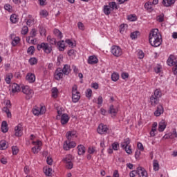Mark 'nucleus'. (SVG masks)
I'll return each instance as SVG.
<instances>
[{"mask_svg": "<svg viewBox=\"0 0 177 177\" xmlns=\"http://www.w3.org/2000/svg\"><path fill=\"white\" fill-rule=\"evenodd\" d=\"M65 42L72 48L74 46V43L70 39H66Z\"/></svg>", "mask_w": 177, "mask_h": 177, "instance_id": "obj_58", "label": "nucleus"}, {"mask_svg": "<svg viewBox=\"0 0 177 177\" xmlns=\"http://www.w3.org/2000/svg\"><path fill=\"white\" fill-rule=\"evenodd\" d=\"M12 78H13V74L12 73L7 74L5 79L6 84H10V81Z\"/></svg>", "mask_w": 177, "mask_h": 177, "instance_id": "obj_37", "label": "nucleus"}, {"mask_svg": "<svg viewBox=\"0 0 177 177\" xmlns=\"http://www.w3.org/2000/svg\"><path fill=\"white\" fill-rule=\"evenodd\" d=\"M12 151L13 156H16L19 153V148L17 147H12Z\"/></svg>", "mask_w": 177, "mask_h": 177, "instance_id": "obj_50", "label": "nucleus"}, {"mask_svg": "<svg viewBox=\"0 0 177 177\" xmlns=\"http://www.w3.org/2000/svg\"><path fill=\"white\" fill-rule=\"evenodd\" d=\"M99 62V59L95 55H91L88 57V64H97Z\"/></svg>", "mask_w": 177, "mask_h": 177, "instance_id": "obj_15", "label": "nucleus"}, {"mask_svg": "<svg viewBox=\"0 0 177 177\" xmlns=\"http://www.w3.org/2000/svg\"><path fill=\"white\" fill-rule=\"evenodd\" d=\"M26 80L30 84H34V82H35V75L31 73H27Z\"/></svg>", "mask_w": 177, "mask_h": 177, "instance_id": "obj_13", "label": "nucleus"}, {"mask_svg": "<svg viewBox=\"0 0 177 177\" xmlns=\"http://www.w3.org/2000/svg\"><path fill=\"white\" fill-rule=\"evenodd\" d=\"M22 92L25 96L26 100H30L34 96V90L31 89L28 86H21Z\"/></svg>", "mask_w": 177, "mask_h": 177, "instance_id": "obj_4", "label": "nucleus"}, {"mask_svg": "<svg viewBox=\"0 0 177 177\" xmlns=\"http://www.w3.org/2000/svg\"><path fill=\"white\" fill-rule=\"evenodd\" d=\"M30 37H31L32 38L37 37V30L35 28L32 29L30 32Z\"/></svg>", "mask_w": 177, "mask_h": 177, "instance_id": "obj_48", "label": "nucleus"}, {"mask_svg": "<svg viewBox=\"0 0 177 177\" xmlns=\"http://www.w3.org/2000/svg\"><path fill=\"white\" fill-rule=\"evenodd\" d=\"M48 15H49V12H48L46 10H43L40 11V15L43 16V17H46V16H48Z\"/></svg>", "mask_w": 177, "mask_h": 177, "instance_id": "obj_54", "label": "nucleus"}, {"mask_svg": "<svg viewBox=\"0 0 177 177\" xmlns=\"http://www.w3.org/2000/svg\"><path fill=\"white\" fill-rule=\"evenodd\" d=\"M29 63H30V66H34V65L37 64V63H38V59H37V58H35V57H31L29 59Z\"/></svg>", "mask_w": 177, "mask_h": 177, "instance_id": "obj_41", "label": "nucleus"}, {"mask_svg": "<svg viewBox=\"0 0 177 177\" xmlns=\"http://www.w3.org/2000/svg\"><path fill=\"white\" fill-rule=\"evenodd\" d=\"M53 32L56 37L59 38V39H62V38H63V34L60 32L59 29H54Z\"/></svg>", "mask_w": 177, "mask_h": 177, "instance_id": "obj_32", "label": "nucleus"}, {"mask_svg": "<svg viewBox=\"0 0 177 177\" xmlns=\"http://www.w3.org/2000/svg\"><path fill=\"white\" fill-rule=\"evenodd\" d=\"M162 3L163 6L169 8V6H172L175 3V0H162Z\"/></svg>", "mask_w": 177, "mask_h": 177, "instance_id": "obj_21", "label": "nucleus"}, {"mask_svg": "<svg viewBox=\"0 0 177 177\" xmlns=\"http://www.w3.org/2000/svg\"><path fill=\"white\" fill-rule=\"evenodd\" d=\"M81 99L80 93H72V101L73 103H78V101Z\"/></svg>", "mask_w": 177, "mask_h": 177, "instance_id": "obj_20", "label": "nucleus"}, {"mask_svg": "<svg viewBox=\"0 0 177 177\" xmlns=\"http://www.w3.org/2000/svg\"><path fill=\"white\" fill-rule=\"evenodd\" d=\"M28 33V27L27 26H24L22 28V30H21V34L22 35H27V34Z\"/></svg>", "mask_w": 177, "mask_h": 177, "instance_id": "obj_47", "label": "nucleus"}, {"mask_svg": "<svg viewBox=\"0 0 177 177\" xmlns=\"http://www.w3.org/2000/svg\"><path fill=\"white\" fill-rule=\"evenodd\" d=\"M118 147H120V144L118 142H115L112 144L113 150L117 151V150H118Z\"/></svg>", "mask_w": 177, "mask_h": 177, "instance_id": "obj_52", "label": "nucleus"}, {"mask_svg": "<svg viewBox=\"0 0 177 177\" xmlns=\"http://www.w3.org/2000/svg\"><path fill=\"white\" fill-rule=\"evenodd\" d=\"M8 147H6V142L5 141L0 142V150H5Z\"/></svg>", "mask_w": 177, "mask_h": 177, "instance_id": "obj_53", "label": "nucleus"}, {"mask_svg": "<svg viewBox=\"0 0 177 177\" xmlns=\"http://www.w3.org/2000/svg\"><path fill=\"white\" fill-rule=\"evenodd\" d=\"M108 113L111 114V115H113V117H115V115H117V113H118V109L114 108V105H111Z\"/></svg>", "mask_w": 177, "mask_h": 177, "instance_id": "obj_22", "label": "nucleus"}, {"mask_svg": "<svg viewBox=\"0 0 177 177\" xmlns=\"http://www.w3.org/2000/svg\"><path fill=\"white\" fill-rule=\"evenodd\" d=\"M40 114H45L46 112V108L45 106H41L40 109H39Z\"/></svg>", "mask_w": 177, "mask_h": 177, "instance_id": "obj_61", "label": "nucleus"}, {"mask_svg": "<svg viewBox=\"0 0 177 177\" xmlns=\"http://www.w3.org/2000/svg\"><path fill=\"white\" fill-rule=\"evenodd\" d=\"M73 160V156L71 155H68L65 158L63 159V161H65V162L68 163L71 162Z\"/></svg>", "mask_w": 177, "mask_h": 177, "instance_id": "obj_43", "label": "nucleus"}, {"mask_svg": "<svg viewBox=\"0 0 177 177\" xmlns=\"http://www.w3.org/2000/svg\"><path fill=\"white\" fill-rule=\"evenodd\" d=\"M111 53L115 56V57H120V56H122V49L119 46H112L111 48Z\"/></svg>", "mask_w": 177, "mask_h": 177, "instance_id": "obj_6", "label": "nucleus"}, {"mask_svg": "<svg viewBox=\"0 0 177 177\" xmlns=\"http://www.w3.org/2000/svg\"><path fill=\"white\" fill-rule=\"evenodd\" d=\"M107 131H109V127H107V125H104L102 123L99 124L97 129V131L100 135H106V133H107Z\"/></svg>", "mask_w": 177, "mask_h": 177, "instance_id": "obj_9", "label": "nucleus"}, {"mask_svg": "<svg viewBox=\"0 0 177 177\" xmlns=\"http://www.w3.org/2000/svg\"><path fill=\"white\" fill-rule=\"evenodd\" d=\"M78 91V87L76 84H75L72 88V93H80V91Z\"/></svg>", "mask_w": 177, "mask_h": 177, "instance_id": "obj_56", "label": "nucleus"}, {"mask_svg": "<svg viewBox=\"0 0 177 177\" xmlns=\"http://www.w3.org/2000/svg\"><path fill=\"white\" fill-rule=\"evenodd\" d=\"M140 32L139 31H135L131 33L130 37L131 39H137L138 35H140Z\"/></svg>", "mask_w": 177, "mask_h": 177, "instance_id": "obj_38", "label": "nucleus"}, {"mask_svg": "<svg viewBox=\"0 0 177 177\" xmlns=\"http://www.w3.org/2000/svg\"><path fill=\"white\" fill-rule=\"evenodd\" d=\"M145 57V53L143 51L140 50L138 52V58L139 59H143Z\"/></svg>", "mask_w": 177, "mask_h": 177, "instance_id": "obj_64", "label": "nucleus"}, {"mask_svg": "<svg viewBox=\"0 0 177 177\" xmlns=\"http://www.w3.org/2000/svg\"><path fill=\"white\" fill-rule=\"evenodd\" d=\"M149 41L151 46L153 48H158L162 44V37L161 33L158 31V29H153L149 33Z\"/></svg>", "mask_w": 177, "mask_h": 177, "instance_id": "obj_1", "label": "nucleus"}, {"mask_svg": "<svg viewBox=\"0 0 177 177\" xmlns=\"http://www.w3.org/2000/svg\"><path fill=\"white\" fill-rule=\"evenodd\" d=\"M131 143V139L127 138L124 140L123 142L120 144V146L123 150H125L126 153L127 154H131L132 153V149H131V147H128V145Z\"/></svg>", "mask_w": 177, "mask_h": 177, "instance_id": "obj_7", "label": "nucleus"}, {"mask_svg": "<svg viewBox=\"0 0 177 177\" xmlns=\"http://www.w3.org/2000/svg\"><path fill=\"white\" fill-rule=\"evenodd\" d=\"M167 128V122L165 120H162L158 124L159 132H164V130Z\"/></svg>", "mask_w": 177, "mask_h": 177, "instance_id": "obj_14", "label": "nucleus"}, {"mask_svg": "<svg viewBox=\"0 0 177 177\" xmlns=\"http://www.w3.org/2000/svg\"><path fill=\"white\" fill-rule=\"evenodd\" d=\"M57 92H59V90L57 89V88L54 87L52 88V97H57Z\"/></svg>", "mask_w": 177, "mask_h": 177, "instance_id": "obj_42", "label": "nucleus"}, {"mask_svg": "<svg viewBox=\"0 0 177 177\" xmlns=\"http://www.w3.org/2000/svg\"><path fill=\"white\" fill-rule=\"evenodd\" d=\"M57 46H59V50H60L61 52H63V50H64V48L66 47V46L64 45V40L62 41H59L57 43Z\"/></svg>", "mask_w": 177, "mask_h": 177, "instance_id": "obj_29", "label": "nucleus"}, {"mask_svg": "<svg viewBox=\"0 0 177 177\" xmlns=\"http://www.w3.org/2000/svg\"><path fill=\"white\" fill-rule=\"evenodd\" d=\"M4 9L5 10H8V12H12V6H10V4H6L4 6Z\"/></svg>", "mask_w": 177, "mask_h": 177, "instance_id": "obj_55", "label": "nucleus"}, {"mask_svg": "<svg viewBox=\"0 0 177 177\" xmlns=\"http://www.w3.org/2000/svg\"><path fill=\"white\" fill-rule=\"evenodd\" d=\"M46 162L48 165H52V162H53V160L52 159V158L48 156L46 159Z\"/></svg>", "mask_w": 177, "mask_h": 177, "instance_id": "obj_63", "label": "nucleus"}, {"mask_svg": "<svg viewBox=\"0 0 177 177\" xmlns=\"http://www.w3.org/2000/svg\"><path fill=\"white\" fill-rule=\"evenodd\" d=\"M64 75V73H63V71H62V68H57L55 71V79L57 80V81H60L63 78V76Z\"/></svg>", "mask_w": 177, "mask_h": 177, "instance_id": "obj_10", "label": "nucleus"}, {"mask_svg": "<svg viewBox=\"0 0 177 177\" xmlns=\"http://www.w3.org/2000/svg\"><path fill=\"white\" fill-rule=\"evenodd\" d=\"M167 64L170 67L173 66L172 71L174 75H177V59L174 55H170L167 59Z\"/></svg>", "mask_w": 177, "mask_h": 177, "instance_id": "obj_2", "label": "nucleus"}, {"mask_svg": "<svg viewBox=\"0 0 177 177\" xmlns=\"http://www.w3.org/2000/svg\"><path fill=\"white\" fill-rule=\"evenodd\" d=\"M138 175L139 177H147V171L142 167H137Z\"/></svg>", "mask_w": 177, "mask_h": 177, "instance_id": "obj_11", "label": "nucleus"}, {"mask_svg": "<svg viewBox=\"0 0 177 177\" xmlns=\"http://www.w3.org/2000/svg\"><path fill=\"white\" fill-rule=\"evenodd\" d=\"M128 20H129L130 21H136L137 20L136 15H129Z\"/></svg>", "mask_w": 177, "mask_h": 177, "instance_id": "obj_49", "label": "nucleus"}, {"mask_svg": "<svg viewBox=\"0 0 177 177\" xmlns=\"http://www.w3.org/2000/svg\"><path fill=\"white\" fill-rule=\"evenodd\" d=\"M154 71H155V73H156V74L161 73V66H157L154 67Z\"/></svg>", "mask_w": 177, "mask_h": 177, "instance_id": "obj_60", "label": "nucleus"}, {"mask_svg": "<svg viewBox=\"0 0 177 177\" xmlns=\"http://www.w3.org/2000/svg\"><path fill=\"white\" fill-rule=\"evenodd\" d=\"M44 174L46 176H52V168L48 167V168H44Z\"/></svg>", "mask_w": 177, "mask_h": 177, "instance_id": "obj_35", "label": "nucleus"}, {"mask_svg": "<svg viewBox=\"0 0 177 177\" xmlns=\"http://www.w3.org/2000/svg\"><path fill=\"white\" fill-rule=\"evenodd\" d=\"M77 135V131H68L66 133V138L68 139V140H71V139H73V138H74V136H75Z\"/></svg>", "mask_w": 177, "mask_h": 177, "instance_id": "obj_26", "label": "nucleus"}, {"mask_svg": "<svg viewBox=\"0 0 177 177\" xmlns=\"http://www.w3.org/2000/svg\"><path fill=\"white\" fill-rule=\"evenodd\" d=\"M23 125L21 124H19L17 126L15 127V136L20 137L23 135Z\"/></svg>", "mask_w": 177, "mask_h": 177, "instance_id": "obj_12", "label": "nucleus"}, {"mask_svg": "<svg viewBox=\"0 0 177 177\" xmlns=\"http://www.w3.org/2000/svg\"><path fill=\"white\" fill-rule=\"evenodd\" d=\"M153 166V171H158V169H160V164H158V160H154Z\"/></svg>", "mask_w": 177, "mask_h": 177, "instance_id": "obj_36", "label": "nucleus"}, {"mask_svg": "<svg viewBox=\"0 0 177 177\" xmlns=\"http://www.w3.org/2000/svg\"><path fill=\"white\" fill-rule=\"evenodd\" d=\"M32 113L34 114V115H39V114H41V113L39 112V109H32Z\"/></svg>", "mask_w": 177, "mask_h": 177, "instance_id": "obj_62", "label": "nucleus"}, {"mask_svg": "<svg viewBox=\"0 0 177 177\" xmlns=\"http://www.w3.org/2000/svg\"><path fill=\"white\" fill-rule=\"evenodd\" d=\"M156 19L157 21H158L159 23H162V21H164V13H162L160 15L157 16Z\"/></svg>", "mask_w": 177, "mask_h": 177, "instance_id": "obj_46", "label": "nucleus"}, {"mask_svg": "<svg viewBox=\"0 0 177 177\" xmlns=\"http://www.w3.org/2000/svg\"><path fill=\"white\" fill-rule=\"evenodd\" d=\"M111 8L109 6H104V13L106 15L109 16L110 13H111Z\"/></svg>", "mask_w": 177, "mask_h": 177, "instance_id": "obj_33", "label": "nucleus"}, {"mask_svg": "<svg viewBox=\"0 0 177 177\" xmlns=\"http://www.w3.org/2000/svg\"><path fill=\"white\" fill-rule=\"evenodd\" d=\"M77 150H78V155L79 156H84L85 154V147L82 145H80L77 146Z\"/></svg>", "mask_w": 177, "mask_h": 177, "instance_id": "obj_23", "label": "nucleus"}, {"mask_svg": "<svg viewBox=\"0 0 177 177\" xmlns=\"http://www.w3.org/2000/svg\"><path fill=\"white\" fill-rule=\"evenodd\" d=\"M138 175V169L137 170H133L130 172L129 176L130 177H135Z\"/></svg>", "mask_w": 177, "mask_h": 177, "instance_id": "obj_57", "label": "nucleus"}, {"mask_svg": "<svg viewBox=\"0 0 177 177\" xmlns=\"http://www.w3.org/2000/svg\"><path fill=\"white\" fill-rule=\"evenodd\" d=\"M10 20L11 23H13L14 24L17 23V21H19V19H17V15H16V14H12L10 16Z\"/></svg>", "mask_w": 177, "mask_h": 177, "instance_id": "obj_34", "label": "nucleus"}, {"mask_svg": "<svg viewBox=\"0 0 177 177\" xmlns=\"http://www.w3.org/2000/svg\"><path fill=\"white\" fill-rule=\"evenodd\" d=\"M32 145H34L35 147H36V150H37V152L39 151V150H41V146H42V142H41L40 140H37V141H33Z\"/></svg>", "mask_w": 177, "mask_h": 177, "instance_id": "obj_25", "label": "nucleus"}, {"mask_svg": "<svg viewBox=\"0 0 177 177\" xmlns=\"http://www.w3.org/2000/svg\"><path fill=\"white\" fill-rule=\"evenodd\" d=\"M9 131V129L8 128V122L6 121H3L1 123V131L3 133H6Z\"/></svg>", "mask_w": 177, "mask_h": 177, "instance_id": "obj_24", "label": "nucleus"}, {"mask_svg": "<svg viewBox=\"0 0 177 177\" xmlns=\"http://www.w3.org/2000/svg\"><path fill=\"white\" fill-rule=\"evenodd\" d=\"M37 50H40L41 49H42L44 53H46L47 55L51 53L53 50L52 46H50L48 43L45 42L37 44Z\"/></svg>", "mask_w": 177, "mask_h": 177, "instance_id": "obj_5", "label": "nucleus"}, {"mask_svg": "<svg viewBox=\"0 0 177 177\" xmlns=\"http://www.w3.org/2000/svg\"><path fill=\"white\" fill-rule=\"evenodd\" d=\"M145 8L149 12H153V4L150 1H148V2L145 3Z\"/></svg>", "mask_w": 177, "mask_h": 177, "instance_id": "obj_28", "label": "nucleus"}, {"mask_svg": "<svg viewBox=\"0 0 177 177\" xmlns=\"http://www.w3.org/2000/svg\"><path fill=\"white\" fill-rule=\"evenodd\" d=\"M70 120V118L68 117V115L67 113H64L61 116V123L62 125H66L67 122H68V120Z\"/></svg>", "mask_w": 177, "mask_h": 177, "instance_id": "obj_17", "label": "nucleus"}, {"mask_svg": "<svg viewBox=\"0 0 177 177\" xmlns=\"http://www.w3.org/2000/svg\"><path fill=\"white\" fill-rule=\"evenodd\" d=\"M47 41L50 45H56L57 44V42H56V39L52 37L50 35L47 37Z\"/></svg>", "mask_w": 177, "mask_h": 177, "instance_id": "obj_30", "label": "nucleus"}, {"mask_svg": "<svg viewBox=\"0 0 177 177\" xmlns=\"http://www.w3.org/2000/svg\"><path fill=\"white\" fill-rule=\"evenodd\" d=\"M119 79H120V75H118V73H113L111 75V80L112 81H114V82L118 81Z\"/></svg>", "mask_w": 177, "mask_h": 177, "instance_id": "obj_39", "label": "nucleus"}, {"mask_svg": "<svg viewBox=\"0 0 177 177\" xmlns=\"http://www.w3.org/2000/svg\"><path fill=\"white\" fill-rule=\"evenodd\" d=\"M40 35H44L46 37V29L44 26H39Z\"/></svg>", "mask_w": 177, "mask_h": 177, "instance_id": "obj_45", "label": "nucleus"}, {"mask_svg": "<svg viewBox=\"0 0 177 177\" xmlns=\"http://www.w3.org/2000/svg\"><path fill=\"white\" fill-rule=\"evenodd\" d=\"M86 97H92V89L88 88L87 93H86Z\"/></svg>", "mask_w": 177, "mask_h": 177, "instance_id": "obj_59", "label": "nucleus"}, {"mask_svg": "<svg viewBox=\"0 0 177 177\" xmlns=\"http://www.w3.org/2000/svg\"><path fill=\"white\" fill-rule=\"evenodd\" d=\"M34 52H35V47L34 46H30L27 50V53L30 55H34Z\"/></svg>", "mask_w": 177, "mask_h": 177, "instance_id": "obj_44", "label": "nucleus"}, {"mask_svg": "<svg viewBox=\"0 0 177 177\" xmlns=\"http://www.w3.org/2000/svg\"><path fill=\"white\" fill-rule=\"evenodd\" d=\"M62 71L63 72L64 75H68V74L71 73V68H70V65L65 64L63 68H62Z\"/></svg>", "mask_w": 177, "mask_h": 177, "instance_id": "obj_19", "label": "nucleus"}, {"mask_svg": "<svg viewBox=\"0 0 177 177\" xmlns=\"http://www.w3.org/2000/svg\"><path fill=\"white\" fill-rule=\"evenodd\" d=\"M174 138H177L176 129H173L172 133H169L165 136V139H174Z\"/></svg>", "mask_w": 177, "mask_h": 177, "instance_id": "obj_18", "label": "nucleus"}, {"mask_svg": "<svg viewBox=\"0 0 177 177\" xmlns=\"http://www.w3.org/2000/svg\"><path fill=\"white\" fill-rule=\"evenodd\" d=\"M163 113L164 107H162V105H159L158 106L156 111L154 112V115L156 117H160Z\"/></svg>", "mask_w": 177, "mask_h": 177, "instance_id": "obj_16", "label": "nucleus"}, {"mask_svg": "<svg viewBox=\"0 0 177 177\" xmlns=\"http://www.w3.org/2000/svg\"><path fill=\"white\" fill-rule=\"evenodd\" d=\"M109 7L111 8V10H114V9H115V10H118V6H117V3L116 2H110L109 3Z\"/></svg>", "mask_w": 177, "mask_h": 177, "instance_id": "obj_31", "label": "nucleus"}, {"mask_svg": "<svg viewBox=\"0 0 177 177\" xmlns=\"http://www.w3.org/2000/svg\"><path fill=\"white\" fill-rule=\"evenodd\" d=\"M161 95L162 93L160 90H155L153 95H152L150 97L151 106H156V104H158V102H160Z\"/></svg>", "mask_w": 177, "mask_h": 177, "instance_id": "obj_3", "label": "nucleus"}, {"mask_svg": "<svg viewBox=\"0 0 177 177\" xmlns=\"http://www.w3.org/2000/svg\"><path fill=\"white\" fill-rule=\"evenodd\" d=\"M19 42H20V37H15L12 41V46H16V45H17V44H19Z\"/></svg>", "mask_w": 177, "mask_h": 177, "instance_id": "obj_40", "label": "nucleus"}, {"mask_svg": "<svg viewBox=\"0 0 177 177\" xmlns=\"http://www.w3.org/2000/svg\"><path fill=\"white\" fill-rule=\"evenodd\" d=\"M12 93H16V92H20V86L19 84L14 83L12 86Z\"/></svg>", "mask_w": 177, "mask_h": 177, "instance_id": "obj_27", "label": "nucleus"}, {"mask_svg": "<svg viewBox=\"0 0 177 177\" xmlns=\"http://www.w3.org/2000/svg\"><path fill=\"white\" fill-rule=\"evenodd\" d=\"M62 62H63V55H60L57 57V66H60Z\"/></svg>", "mask_w": 177, "mask_h": 177, "instance_id": "obj_51", "label": "nucleus"}, {"mask_svg": "<svg viewBox=\"0 0 177 177\" xmlns=\"http://www.w3.org/2000/svg\"><path fill=\"white\" fill-rule=\"evenodd\" d=\"M75 146H77V144L74 141H64L63 149L67 151L70 150V149H74Z\"/></svg>", "mask_w": 177, "mask_h": 177, "instance_id": "obj_8", "label": "nucleus"}]
</instances>
